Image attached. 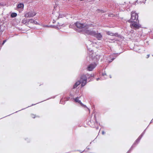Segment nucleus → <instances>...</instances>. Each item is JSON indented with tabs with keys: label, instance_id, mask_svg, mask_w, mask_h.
<instances>
[{
	"label": "nucleus",
	"instance_id": "f257e3e1",
	"mask_svg": "<svg viewBox=\"0 0 153 153\" xmlns=\"http://www.w3.org/2000/svg\"><path fill=\"white\" fill-rule=\"evenodd\" d=\"M78 28L82 29V31L85 35L93 36L94 32L92 30L89 29L90 25L86 23H82L77 22L74 23Z\"/></svg>",
	"mask_w": 153,
	"mask_h": 153
},
{
	"label": "nucleus",
	"instance_id": "f03ea898",
	"mask_svg": "<svg viewBox=\"0 0 153 153\" xmlns=\"http://www.w3.org/2000/svg\"><path fill=\"white\" fill-rule=\"evenodd\" d=\"M94 77V74H87L85 75H82L80 76L81 80L82 81V87L87 83V80H88V82L92 81Z\"/></svg>",
	"mask_w": 153,
	"mask_h": 153
},
{
	"label": "nucleus",
	"instance_id": "7ed1b4c3",
	"mask_svg": "<svg viewBox=\"0 0 153 153\" xmlns=\"http://www.w3.org/2000/svg\"><path fill=\"white\" fill-rule=\"evenodd\" d=\"M90 122L89 125L91 127L94 128H95L96 129H98V124L95 115H94L93 119L91 120Z\"/></svg>",
	"mask_w": 153,
	"mask_h": 153
},
{
	"label": "nucleus",
	"instance_id": "20e7f679",
	"mask_svg": "<svg viewBox=\"0 0 153 153\" xmlns=\"http://www.w3.org/2000/svg\"><path fill=\"white\" fill-rule=\"evenodd\" d=\"M139 20H136V21L130 22L131 24L130 25V27L131 28L135 30L139 29L141 27V25L139 24Z\"/></svg>",
	"mask_w": 153,
	"mask_h": 153
},
{
	"label": "nucleus",
	"instance_id": "39448f33",
	"mask_svg": "<svg viewBox=\"0 0 153 153\" xmlns=\"http://www.w3.org/2000/svg\"><path fill=\"white\" fill-rule=\"evenodd\" d=\"M138 18V15L137 14L135 13V12H132L131 13V19L128 21L129 22L134 21V20H137Z\"/></svg>",
	"mask_w": 153,
	"mask_h": 153
},
{
	"label": "nucleus",
	"instance_id": "423d86ee",
	"mask_svg": "<svg viewBox=\"0 0 153 153\" xmlns=\"http://www.w3.org/2000/svg\"><path fill=\"white\" fill-rule=\"evenodd\" d=\"M143 48V47L135 46L134 48V50L136 52L141 53H143L144 51L143 50H142Z\"/></svg>",
	"mask_w": 153,
	"mask_h": 153
},
{
	"label": "nucleus",
	"instance_id": "0eeeda50",
	"mask_svg": "<svg viewBox=\"0 0 153 153\" xmlns=\"http://www.w3.org/2000/svg\"><path fill=\"white\" fill-rule=\"evenodd\" d=\"M36 14L35 12L31 11L26 13L25 15V17L27 18L32 17L35 16Z\"/></svg>",
	"mask_w": 153,
	"mask_h": 153
},
{
	"label": "nucleus",
	"instance_id": "6e6552de",
	"mask_svg": "<svg viewBox=\"0 0 153 153\" xmlns=\"http://www.w3.org/2000/svg\"><path fill=\"white\" fill-rule=\"evenodd\" d=\"M97 64L95 63L89 65L87 68V70L89 71H92L96 66Z\"/></svg>",
	"mask_w": 153,
	"mask_h": 153
},
{
	"label": "nucleus",
	"instance_id": "1a4fd4ad",
	"mask_svg": "<svg viewBox=\"0 0 153 153\" xmlns=\"http://www.w3.org/2000/svg\"><path fill=\"white\" fill-rule=\"evenodd\" d=\"M92 36L96 37L98 40H100L102 37V36L100 33H97L95 31Z\"/></svg>",
	"mask_w": 153,
	"mask_h": 153
},
{
	"label": "nucleus",
	"instance_id": "9d476101",
	"mask_svg": "<svg viewBox=\"0 0 153 153\" xmlns=\"http://www.w3.org/2000/svg\"><path fill=\"white\" fill-rule=\"evenodd\" d=\"M79 97H77L76 98H73V100H74V101L76 102H78L80 104L81 106L84 108H87L86 105H84L83 103H82L81 102L80 100H79L78 99Z\"/></svg>",
	"mask_w": 153,
	"mask_h": 153
},
{
	"label": "nucleus",
	"instance_id": "9b49d317",
	"mask_svg": "<svg viewBox=\"0 0 153 153\" xmlns=\"http://www.w3.org/2000/svg\"><path fill=\"white\" fill-rule=\"evenodd\" d=\"M82 81L80 79L79 80L76 82L74 85L73 86V88L74 89L76 88L79 85H80L81 83V85L82 86Z\"/></svg>",
	"mask_w": 153,
	"mask_h": 153
},
{
	"label": "nucleus",
	"instance_id": "f8f14e48",
	"mask_svg": "<svg viewBox=\"0 0 153 153\" xmlns=\"http://www.w3.org/2000/svg\"><path fill=\"white\" fill-rule=\"evenodd\" d=\"M95 53H94V57L92 58H94V59L95 58L97 61L99 60L100 58V55H99L97 54L95 56Z\"/></svg>",
	"mask_w": 153,
	"mask_h": 153
},
{
	"label": "nucleus",
	"instance_id": "ddd939ff",
	"mask_svg": "<svg viewBox=\"0 0 153 153\" xmlns=\"http://www.w3.org/2000/svg\"><path fill=\"white\" fill-rule=\"evenodd\" d=\"M5 29V27L3 25L0 24V33H2Z\"/></svg>",
	"mask_w": 153,
	"mask_h": 153
},
{
	"label": "nucleus",
	"instance_id": "4468645a",
	"mask_svg": "<svg viewBox=\"0 0 153 153\" xmlns=\"http://www.w3.org/2000/svg\"><path fill=\"white\" fill-rule=\"evenodd\" d=\"M91 50L90 49H88V53L90 57H94V53H92V54H91L90 53H92V52H91Z\"/></svg>",
	"mask_w": 153,
	"mask_h": 153
},
{
	"label": "nucleus",
	"instance_id": "2eb2a0df",
	"mask_svg": "<svg viewBox=\"0 0 153 153\" xmlns=\"http://www.w3.org/2000/svg\"><path fill=\"white\" fill-rule=\"evenodd\" d=\"M91 50L90 49H88V53L90 57H94V53H92V54H91L90 53H92V52H91Z\"/></svg>",
	"mask_w": 153,
	"mask_h": 153
},
{
	"label": "nucleus",
	"instance_id": "dca6fc26",
	"mask_svg": "<svg viewBox=\"0 0 153 153\" xmlns=\"http://www.w3.org/2000/svg\"><path fill=\"white\" fill-rule=\"evenodd\" d=\"M140 140L138 138L135 140L134 143L133 145H134V146H133V148L135 146V145L137 144L140 142Z\"/></svg>",
	"mask_w": 153,
	"mask_h": 153
},
{
	"label": "nucleus",
	"instance_id": "f3484780",
	"mask_svg": "<svg viewBox=\"0 0 153 153\" xmlns=\"http://www.w3.org/2000/svg\"><path fill=\"white\" fill-rule=\"evenodd\" d=\"M29 22V19H24L22 21V22L24 24H25Z\"/></svg>",
	"mask_w": 153,
	"mask_h": 153
},
{
	"label": "nucleus",
	"instance_id": "a211bd4d",
	"mask_svg": "<svg viewBox=\"0 0 153 153\" xmlns=\"http://www.w3.org/2000/svg\"><path fill=\"white\" fill-rule=\"evenodd\" d=\"M18 8H23L24 7V5L23 4L20 3L17 6Z\"/></svg>",
	"mask_w": 153,
	"mask_h": 153
},
{
	"label": "nucleus",
	"instance_id": "6ab92c4d",
	"mask_svg": "<svg viewBox=\"0 0 153 153\" xmlns=\"http://www.w3.org/2000/svg\"><path fill=\"white\" fill-rule=\"evenodd\" d=\"M17 16V14L15 13H13L11 15V17L12 18H14L16 17Z\"/></svg>",
	"mask_w": 153,
	"mask_h": 153
},
{
	"label": "nucleus",
	"instance_id": "aec40b11",
	"mask_svg": "<svg viewBox=\"0 0 153 153\" xmlns=\"http://www.w3.org/2000/svg\"><path fill=\"white\" fill-rule=\"evenodd\" d=\"M106 34H107L108 35H110L111 36H113V33L109 31H108L106 32Z\"/></svg>",
	"mask_w": 153,
	"mask_h": 153
},
{
	"label": "nucleus",
	"instance_id": "412c9836",
	"mask_svg": "<svg viewBox=\"0 0 153 153\" xmlns=\"http://www.w3.org/2000/svg\"><path fill=\"white\" fill-rule=\"evenodd\" d=\"M51 27H53V28H55V29H59V28H58L57 26L51 25Z\"/></svg>",
	"mask_w": 153,
	"mask_h": 153
},
{
	"label": "nucleus",
	"instance_id": "4be33fe9",
	"mask_svg": "<svg viewBox=\"0 0 153 153\" xmlns=\"http://www.w3.org/2000/svg\"><path fill=\"white\" fill-rule=\"evenodd\" d=\"M113 36H114L117 37H120V35H119L117 33H113Z\"/></svg>",
	"mask_w": 153,
	"mask_h": 153
},
{
	"label": "nucleus",
	"instance_id": "5701e85b",
	"mask_svg": "<svg viewBox=\"0 0 153 153\" xmlns=\"http://www.w3.org/2000/svg\"><path fill=\"white\" fill-rule=\"evenodd\" d=\"M134 146V145H133L131 147L130 149H129V150L126 153H129L131 151V150L133 149Z\"/></svg>",
	"mask_w": 153,
	"mask_h": 153
},
{
	"label": "nucleus",
	"instance_id": "b1692460",
	"mask_svg": "<svg viewBox=\"0 0 153 153\" xmlns=\"http://www.w3.org/2000/svg\"><path fill=\"white\" fill-rule=\"evenodd\" d=\"M29 22H30V23H32L34 24V22H35V21L33 19H29Z\"/></svg>",
	"mask_w": 153,
	"mask_h": 153
},
{
	"label": "nucleus",
	"instance_id": "393cba45",
	"mask_svg": "<svg viewBox=\"0 0 153 153\" xmlns=\"http://www.w3.org/2000/svg\"><path fill=\"white\" fill-rule=\"evenodd\" d=\"M115 58L113 57L110 60H108V63H111L115 59Z\"/></svg>",
	"mask_w": 153,
	"mask_h": 153
},
{
	"label": "nucleus",
	"instance_id": "a878e982",
	"mask_svg": "<svg viewBox=\"0 0 153 153\" xmlns=\"http://www.w3.org/2000/svg\"><path fill=\"white\" fill-rule=\"evenodd\" d=\"M41 25L44 27H51V25L49 26L48 25Z\"/></svg>",
	"mask_w": 153,
	"mask_h": 153
},
{
	"label": "nucleus",
	"instance_id": "bb28decb",
	"mask_svg": "<svg viewBox=\"0 0 153 153\" xmlns=\"http://www.w3.org/2000/svg\"><path fill=\"white\" fill-rule=\"evenodd\" d=\"M31 116L32 118H35V117H36L35 115L33 114H31Z\"/></svg>",
	"mask_w": 153,
	"mask_h": 153
},
{
	"label": "nucleus",
	"instance_id": "cd10ccee",
	"mask_svg": "<svg viewBox=\"0 0 153 153\" xmlns=\"http://www.w3.org/2000/svg\"><path fill=\"white\" fill-rule=\"evenodd\" d=\"M102 76H106V74L105 73H102Z\"/></svg>",
	"mask_w": 153,
	"mask_h": 153
},
{
	"label": "nucleus",
	"instance_id": "c85d7f7f",
	"mask_svg": "<svg viewBox=\"0 0 153 153\" xmlns=\"http://www.w3.org/2000/svg\"><path fill=\"white\" fill-rule=\"evenodd\" d=\"M35 25H39V24L36 21H35L34 24Z\"/></svg>",
	"mask_w": 153,
	"mask_h": 153
},
{
	"label": "nucleus",
	"instance_id": "c756f323",
	"mask_svg": "<svg viewBox=\"0 0 153 153\" xmlns=\"http://www.w3.org/2000/svg\"><path fill=\"white\" fill-rule=\"evenodd\" d=\"M6 40H4L2 43V45H3L4 44V43L6 42Z\"/></svg>",
	"mask_w": 153,
	"mask_h": 153
},
{
	"label": "nucleus",
	"instance_id": "7c9ffc66",
	"mask_svg": "<svg viewBox=\"0 0 153 153\" xmlns=\"http://www.w3.org/2000/svg\"><path fill=\"white\" fill-rule=\"evenodd\" d=\"M113 14H108V16H110V17H111V16H113Z\"/></svg>",
	"mask_w": 153,
	"mask_h": 153
},
{
	"label": "nucleus",
	"instance_id": "2f4dec72",
	"mask_svg": "<svg viewBox=\"0 0 153 153\" xmlns=\"http://www.w3.org/2000/svg\"><path fill=\"white\" fill-rule=\"evenodd\" d=\"M143 136L142 135H140L138 138L140 140Z\"/></svg>",
	"mask_w": 153,
	"mask_h": 153
},
{
	"label": "nucleus",
	"instance_id": "473e14b6",
	"mask_svg": "<svg viewBox=\"0 0 153 153\" xmlns=\"http://www.w3.org/2000/svg\"><path fill=\"white\" fill-rule=\"evenodd\" d=\"M62 99L60 100V103H61V104H64V103H62Z\"/></svg>",
	"mask_w": 153,
	"mask_h": 153
},
{
	"label": "nucleus",
	"instance_id": "72a5a7b5",
	"mask_svg": "<svg viewBox=\"0 0 153 153\" xmlns=\"http://www.w3.org/2000/svg\"><path fill=\"white\" fill-rule=\"evenodd\" d=\"M70 98V97H67L66 98V100H69V99Z\"/></svg>",
	"mask_w": 153,
	"mask_h": 153
},
{
	"label": "nucleus",
	"instance_id": "f704fd0d",
	"mask_svg": "<svg viewBox=\"0 0 153 153\" xmlns=\"http://www.w3.org/2000/svg\"><path fill=\"white\" fill-rule=\"evenodd\" d=\"M105 133V132L104 131H102V134H104Z\"/></svg>",
	"mask_w": 153,
	"mask_h": 153
},
{
	"label": "nucleus",
	"instance_id": "c9c22d12",
	"mask_svg": "<svg viewBox=\"0 0 153 153\" xmlns=\"http://www.w3.org/2000/svg\"><path fill=\"white\" fill-rule=\"evenodd\" d=\"M146 129H145L144 131L142 132L143 134H144L145 133V131H146Z\"/></svg>",
	"mask_w": 153,
	"mask_h": 153
},
{
	"label": "nucleus",
	"instance_id": "e433bc0d",
	"mask_svg": "<svg viewBox=\"0 0 153 153\" xmlns=\"http://www.w3.org/2000/svg\"><path fill=\"white\" fill-rule=\"evenodd\" d=\"M100 79V78H98L97 79V81H98V80H99Z\"/></svg>",
	"mask_w": 153,
	"mask_h": 153
},
{
	"label": "nucleus",
	"instance_id": "4c0bfd02",
	"mask_svg": "<svg viewBox=\"0 0 153 153\" xmlns=\"http://www.w3.org/2000/svg\"><path fill=\"white\" fill-rule=\"evenodd\" d=\"M91 52H92V53H90V54H92V53H94V52H93V51H92V50H91Z\"/></svg>",
	"mask_w": 153,
	"mask_h": 153
},
{
	"label": "nucleus",
	"instance_id": "58836bf2",
	"mask_svg": "<svg viewBox=\"0 0 153 153\" xmlns=\"http://www.w3.org/2000/svg\"><path fill=\"white\" fill-rule=\"evenodd\" d=\"M70 96L71 97H73V96L70 93Z\"/></svg>",
	"mask_w": 153,
	"mask_h": 153
},
{
	"label": "nucleus",
	"instance_id": "ea45409f",
	"mask_svg": "<svg viewBox=\"0 0 153 153\" xmlns=\"http://www.w3.org/2000/svg\"><path fill=\"white\" fill-rule=\"evenodd\" d=\"M144 134H143V133H142V134H141V135H142V136H143V135Z\"/></svg>",
	"mask_w": 153,
	"mask_h": 153
},
{
	"label": "nucleus",
	"instance_id": "a19ab883",
	"mask_svg": "<svg viewBox=\"0 0 153 153\" xmlns=\"http://www.w3.org/2000/svg\"><path fill=\"white\" fill-rule=\"evenodd\" d=\"M149 55H147V56H148L147 58H148L149 57Z\"/></svg>",
	"mask_w": 153,
	"mask_h": 153
},
{
	"label": "nucleus",
	"instance_id": "79ce46f5",
	"mask_svg": "<svg viewBox=\"0 0 153 153\" xmlns=\"http://www.w3.org/2000/svg\"><path fill=\"white\" fill-rule=\"evenodd\" d=\"M84 151H85L84 150H83V151H82V152H80V153H82L83 152H84Z\"/></svg>",
	"mask_w": 153,
	"mask_h": 153
},
{
	"label": "nucleus",
	"instance_id": "37998d69",
	"mask_svg": "<svg viewBox=\"0 0 153 153\" xmlns=\"http://www.w3.org/2000/svg\"><path fill=\"white\" fill-rule=\"evenodd\" d=\"M1 20L0 19V23H2V22H1Z\"/></svg>",
	"mask_w": 153,
	"mask_h": 153
},
{
	"label": "nucleus",
	"instance_id": "c03bdc74",
	"mask_svg": "<svg viewBox=\"0 0 153 153\" xmlns=\"http://www.w3.org/2000/svg\"><path fill=\"white\" fill-rule=\"evenodd\" d=\"M36 105V104H32L31 106H32V105Z\"/></svg>",
	"mask_w": 153,
	"mask_h": 153
},
{
	"label": "nucleus",
	"instance_id": "a18cd8bd",
	"mask_svg": "<svg viewBox=\"0 0 153 153\" xmlns=\"http://www.w3.org/2000/svg\"><path fill=\"white\" fill-rule=\"evenodd\" d=\"M59 25V26H62V25Z\"/></svg>",
	"mask_w": 153,
	"mask_h": 153
},
{
	"label": "nucleus",
	"instance_id": "49530a36",
	"mask_svg": "<svg viewBox=\"0 0 153 153\" xmlns=\"http://www.w3.org/2000/svg\"><path fill=\"white\" fill-rule=\"evenodd\" d=\"M77 151H79V152H81V151L80 150H78Z\"/></svg>",
	"mask_w": 153,
	"mask_h": 153
},
{
	"label": "nucleus",
	"instance_id": "de8ad7c7",
	"mask_svg": "<svg viewBox=\"0 0 153 153\" xmlns=\"http://www.w3.org/2000/svg\"><path fill=\"white\" fill-rule=\"evenodd\" d=\"M110 78H111V76H110Z\"/></svg>",
	"mask_w": 153,
	"mask_h": 153
},
{
	"label": "nucleus",
	"instance_id": "09e8293b",
	"mask_svg": "<svg viewBox=\"0 0 153 153\" xmlns=\"http://www.w3.org/2000/svg\"><path fill=\"white\" fill-rule=\"evenodd\" d=\"M69 27H71V25H70Z\"/></svg>",
	"mask_w": 153,
	"mask_h": 153
},
{
	"label": "nucleus",
	"instance_id": "8fccbe9b",
	"mask_svg": "<svg viewBox=\"0 0 153 153\" xmlns=\"http://www.w3.org/2000/svg\"><path fill=\"white\" fill-rule=\"evenodd\" d=\"M88 109L89 110V111H90V110L89 109V108H88Z\"/></svg>",
	"mask_w": 153,
	"mask_h": 153
},
{
	"label": "nucleus",
	"instance_id": "3c124183",
	"mask_svg": "<svg viewBox=\"0 0 153 153\" xmlns=\"http://www.w3.org/2000/svg\"><path fill=\"white\" fill-rule=\"evenodd\" d=\"M152 122V120H151V121L150 123H151Z\"/></svg>",
	"mask_w": 153,
	"mask_h": 153
},
{
	"label": "nucleus",
	"instance_id": "603ef678",
	"mask_svg": "<svg viewBox=\"0 0 153 153\" xmlns=\"http://www.w3.org/2000/svg\"><path fill=\"white\" fill-rule=\"evenodd\" d=\"M58 24H59V25H60V24H59V23H58Z\"/></svg>",
	"mask_w": 153,
	"mask_h": 153
},
{
	"label": "nucleus",
	"instance_id": "864d4df0",
	"mask_svg": "<svg viewBox=\"0 0 153 153\" xmlns=\"http://www.w3.org/2000/svg\"><path fill=\"white\" fill-rule=\"evenodd\" d=\"M30 106H28V107H30Z\"/></svg>",
	"mask_w": 153,
	"mask_h": 153
},
{
	"label": "nucleus",
	"instance_id": "5fc2aeb1",
	"mask_svg": "<svg viewBox=\"0 0 153 153\" xmlns=\"http://www.w3.org/2000/svg\"><path fill=\"white\" fill-rule=\"evenodd\" d=\"M152 56H153V55H152Z\"/></svg>",
	"mask_w": 153,
	"mask_h": 153
}]
</instances>
